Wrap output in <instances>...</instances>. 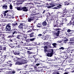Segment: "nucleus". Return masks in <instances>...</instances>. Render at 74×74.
<instances>
[{
  "instance_id": "a878e982",
  "label": "nucleus",
  "mask_w": 74,
  "mask_h": 74,
  "mask_svg": "<svg viewBox=\"0 0 74 74\" xmlns=\"http://www.w3.org/2000/svg\"><path fill=\"white\" fill-rule=\"evenodd\" d=\"M57 7L58 8H62V5L61 4H57Z\"/></svg>"
},
{
  "instance_id": "8fccbe9b",
  "label": "nucleus",
  "mask_w": 74,
  "mask_h": 74,
  "mask_svg": "<svg viewBox=\"0 0 74 74\" xmlns=\"http://www.w3.org/2000/svg\"><path fill=\"white\" fill-rule=\"evenodd\" d=\"M71 31H72V30H70L69 29H68L67 30V32H68V33H70V32H71Z\"/></svg>"
},
{
  "instance_id": "5fc2aeb1",
  "label": "nucleus",
  "mask_w": 74,
  "mask_h": 74,
  "mask_svg": "<svg viewBox=\"0 0 74 74\" xmlns=\"http://www.w3.org/2000/svg\"><path fill=\"white\" fill-rule=\"evenodd\" d=\"M42 36V34H40L38 35V36L39 37H41V36Z\"/></svg>"
},
{
  "instance_id": "1a4fd4ad",
  "label": "nucleus",
  "mask_w": 74,
  "mask_h": 74,
  "mask_svg": "<svg viewBox=\"0 0 74 74\" xmlns=\"http://www.w3.org/2000/svg\"><path fill=\"white\" fill-rule=\"evenodd\" d=\"M9 11H10V10H7L5 11H3L2 14H1V16L2 17H4V16H6V14Z\"/></svg>"
},
{
  "instance_id": "6e6552de",
  "label": "nucleus",
  "mask_w": 74,
  "mask_h": 74,
  "mask_svg": "<svg viewBox=\"0 0 74 74\" xmlns=\"http://www.w3.org/2000/svg\"><path fill=\"white\" fill-rule=\"evenodd\" d=\"M11 29L10 25H9V24H8L6 25L5 27V29L6 32H10Z\"/></svg>"
},
{
  "instance_id": "72a5a7b5",
  "label": "nucleus",
  "mask_w": 74,
  "mask_h": 74,
  "mask_svg": "<svg viewBox=\"0 0 74 74\" xmlns=\"http://www.w3.org/2000/svg\"><path fill=\"white\" fill-rule=\"evenodd\" d=\"M20 36H21L20 35H19V34L17 35L16 37V38H17V39H18V40H20L21 39V38H20Z\"/></svg>"
},
{
  "instance_id": "a211bd4d",
  "label": "nucleus",
  "mask_w": 74,
  "mask_h": 74,
  "mask_svg": "<svg viewBox=\"0 0 74 74\" xmlns=\"http://www.w3.org/2000/svg\"><path fill=\"white\" fill-rule=\"evenodd\" d=\"M2 8L3 9H5V10H7V8H8V6L6 4H5L2 6Z\"/></svg>"
},
{
  "instance_id": "ea45409f",
  "label": "nucleus",
  "mask_w": 74,
  "mask_h": 74,
  "mask_svg": "<svg viewBox=\"0 0 74 74\" xmlns=\"http://www.w3.org/2000/svg\"><path fill=\"white\" fill-rule=\"evenodd\" d=\"M63 22L64 21H63V20H62V21H60V25H61V26L62 25H63V24L64 23H63Z\"/></svg>"
},
{
  "instance_id": "69168bd1",
  "label": "nucleus",
  "mask_w": 74,
  "mask_h": 74,
  "mask_svg": "<svg viewBox=\"0 0 74 74\" xmlns=\"http://www.w3.org/2000/svg\"><path fill=\"white\" fill-rule=\"evenodd\" d=\"M73 4V3L71 2H69V5H72Z\"/></svg>"
},
{
  "instance_id": "13d9d810",
  "label": "nucleus",
  "mask_w": 74,
  "mask_h": 74,
  "mask_svg": "<svg viewBox=\"0 0 74 74\" xmlns=\"http://www.w3.org/2000/svg\"><path fill=\"white\" fill-rule=\"evenodd\" d=\"M27 42H30V39H28L27 40Z\"/></svg>"
},
{
  "instance_id": "2eb2a0df",
  "label": "nucleus",
  "mask_w": 74,
  "mask_h": 74,
  "mask_svg": "<svg viewBox=\"0 0 74 74\" xmlns=\"http://www.w3.org/2000/svg\"><path fill=\"white\" fill-rule=\"evenodd\" d=\"M0 65H1V66H3V67H7V66H8V65H7V64H4L3 63V62H2L1 61H0Z\"/></svg>"
},
{
  "instance_id": "412c9836",
  "label": "nucleus",
  "mask_w": 74,
  "mask_h": 74,
  "mask_svg": "<svg viewBox=\"0 0 74 74\" xmlns=\"http://www.w3.org/2000/svg\"><path fill=\"white\" fill-rule=\"evenodd\" d=\"M53 46V48H57V44L56 43H54L52 44Z\"/></svg>"
},
{
  "instance_id": "20e7f679",
  "label": "nucleus",
  "mask_w": 74,
  "mask_h": 74,
  "mask_svg": "<svg viewBox=\"0 0 74 74\" xmlns=\"http://www.w3.org/2000/svg\"><path fill=\"white\" fill-rule=\"evenodd\" d=\"M18 30L16 28H14V29H12L8 33H10L13 35H14V34H17L18 32H17V30Z\"/></svg>"
},
{
  "instance_id": "5701e85b",
  "label": "nucleus",
  "mask_w": 74,
  "mask_h": 74,
  "mask_svg": "<svg viewBox=\"0 0 74 74\" xmlns=\"http://www.w3.org/2000/svg\"><path fill=\"white\" fill-rule=\"evenodd\" d=\"M53 74H60L59 71H58L54 70V72H53Z\"/></svg>"
},
{
  "instance_id": "423d86ee",
  "label": "nucleus",
  "mask_w": 74,
  "mask_h": 74,
  "mask_svg": "<svg viewBox=\"0 0 74 74\" xmlns=\"http://www.w3.org/2000/svg\"><path fill=\"white\" fill-rule=\"evenodd\" d=\"M69 11H68L66 9V8H65L64 9L63 11V15L62 16V17H65V16H67V14H66V13H67V12H68Z\"/></svg>"
},
{
  "instance_id": "e2e57ef3",
  "label": "nucleus",
  "mask_w": 74,
  "mask_h": 74,
  "mask_svg": "<svg viewBox=\"0 0 74 74\" xmlns=\"http://www.w3.org/2000/svg\"><path fill=\"white\" fill-rule=\"evenodd\" d=\"M23 3L22 2H19L18 3H17L18 5H19V4H22Z\"/></svg>"
},
{
  "instance_id": "aec40b11",
  "label": "nucleus",
  "mask_w": 74,
  "mask_h": 74,
  "mask_svg": "<svg viewBox=\"0 0 74 74\" xmlns=\"http://www.w3.org/2000/svg\"><path fill=\"white\" fill-rule=\"evenodd\" d=\"M16 9L18 11H22V7H17Z\"/></svg>"
},
{
  "instance_id": "7c9ffc66",
  "label": "nucleus",
  "mask_w": 74,
  "mask_h": 74,
  "mask_svg": "<svg viewBox=\"0 0 74 74\" xmlns=\"http://www.w3.org/2000/svg\"><path fill=\"white\" fill-rule=\"evenodd\" d=\"M10 47L11 48H14L15 47V46H14V45L11 44L9 45Z\"/></svg>"
},
{
  "instance_id": "052dcab7",
  "label": "nucleus",
  "mask_w": 74,
  "mask_h": 74,
  "mask_svg": "<svg viewBox=\"0 0 74 74\" xmlns=\"http://www.w3.org/2000/svg\"><path fill=\"white\" fill-rule=\"evenodd\" d=\"M48 48V47L47 46H45L44 47V49H47Z\"/></svg>"
},
{
  "instance_id": "338daca9",
  "label": "nucleus",
  "mask_w": 74,
  "mask_h": 74,
  "mask_svg": "<svg viewBox=\"0 0 74 74\" xmlns=\"http://www.w3.org/2000/svg\"><path fill=\"white\" fill-rule=\"evenodd\" d=\"M62 53H64V55H65V54H66V53H66V51H63V52H62Z\"/></svg>"
},
{
  "instance_id": "603ef678",
  "label": "nucleus",
  "mask_w": 74,
  "mask_h": 74,
  "mask_svg": "<svg viewBox=\"0 0 74 74\" xmlns=\"http://www.w3.org/2000/svg\"><path fill=\"white\" fill-rule=\"evenodd\" d=\"M12 57L13 58V59L15 61H16V60H17L16 59V58H13V56H12Z\"/></svg>"
},
{
  "instance_id": "f8f14e48",
  "label": "nucleus",
  "mask_w": 74,
  "mask_h": 74,
  "mask_svg": "<svg viewBox=\"0 0 74 74\" xmlns=\"http://www.w3.org/2000/svg\"><path fill=\"white\" fill-rule=\"evenodd\" d=\"M23 64H24V63L22 62L18 61L16 62L15 64L16 65H22Z\"/></svg>"
},
{
  "instance_id": "49530a36",
  "label": "nucleus",
  "mask_w": 74,
  "mask_h": 74,
  "mask_svg": "<svg viewBox=\"0 0 74 74\" xmlns=\"http://www.w3.org/2000/svg\"><path fill=\"white\" fill-rule=\"evenodd\" d=\"M35 39H36V38H32V39H30V41H34V40Z\"/></svg>"
},
{
  "instance_id": "c9c22d12",
  "label": "nucleus",
  "mask_w": 74,
  "mask_h": 74,
  "mask_svg": "<svg viewBox=\"0 0 74 74\" xmlns=\"http://www.w3.org/2000/svg\"><path fill=\"white\" fill-rule=\"evenodd\" d=\"M60 50H64V49H66V48H64L63 47H61L59 48Z\"/></svg>"
},
{
  "instance_id": "393cba45",
  "label": "nucleus",
  "mask_w": 74,
  "mask_h": 74,
  "mask_svg": "<svg viewBox=\"0 0 74 74\" xmlns=\"http://www.w3.org/2000/svg\"><path fill=\"white\" fill-rule=\"evenodd\" d=\"M41 8H42V6L41 5L38 6V5H37V10H40Z\"/></svg>"
},
{
  "instance_id": "f704fd0d",
  "label": "nucleus",
  "mask_w": 74,
  "mask_h": 74,
  "mask_svg": "<svg viewBox=\"0 0 74 74\" xmlns=\"http://www.w3.org/2000/svg\"><path fill=\"white\" fill-rule=\"evenodd\" d=\"M49 19L50 21H53V20H54V19L53 17H51V16L49 17Z\"/></svg>"
},
{
  "instance_id": "4d7b16f0",
  "label": "nucleus",
  "mask_w": 74,
  "mask_h": 74,
  "mask_svg": "<svg viewBox=\"0 0 74 74\" xmlns=\"http://www.w3.org/2000/svg\"><path fill=\"white\" fill-rule=\"evenodd\" d=\"M68 41V39H66L65 40H64V43H66V41L67 42Z\"/></svg>"
},
{
  "instance_id": "09e8293b",
  "label": "nucleus",
  "mask_w": 74,
  "mask_h": 74,
  "mask_svg": "<svg viewBox=\"0 0 74 74\" xmlns=\"http://www.w3.org/2000/svg\"><path fill=\"white\" fill-rule=\"evenodd\" d=\"M65 59H67L69 58V56H67V55H66V56L65 55Z\"/></svg>"
},
{
  "instance_id": "37998d69",
  "label": "nucleus",
  "mask_w": 74,
  "mask_h": 74,
  "mask_svg": "<svg viewBox=\"0 0 74 74\" xmlns=\"http://www.w3.org/2000/svg\"><path fill=\"white\" fill-rule=\"evenodd\" d=\"M52 17H53V18H54V19H55V18H57V17H56V15H53Z\"/></svg>"
},
{
  "instance_id": "bf43d9fd",
  "label": "nucleus",
  "mask_w": 74,
  "mask_h": 74,
  "mask_svg": "<svg viewBox=\"0 0 74 74\" xmlns=\"http://www.w3.org/2000/svg\"><path fill=\"white\" fill-rule=\"evenodd\" d=\"M58 60H59L60 59V58H58V57H57V58H55V60H58Z\"/></svg>"
},
{
  "instance_id": "f03ea898",
  "label": "nucleus",
  "mask_w": 74,
  "mask_h": 74,
  "mask_svg": "<svg viewBox=\"0 0 74 74\" xmlns=\"http://www.w3.org/2000/svg\"><path fill=\"white\" fill-rule=\"evenodd\" d=\"M48 52H50V53H46L47 56L48 57H52L53 54H54L53 50L52 49H51L48 50Z\"/></svg>"
},
{
  "instance_id": "4c0bfd02",
  "label": "nucleus",
  "mask_w": 74,
  "mask_h": 74,
  "mask_svg": "<svg viewBox=\"0 0 74 74\" xmlns=\"http://www.w3.org/2000/svg\"><path fill=\"white\" fill-rule=\"evenodd\" d=\"M70 15H71V16H74V12H71V13Z\"/></svg>"
},
{
  "instance_id": "dca6fc26",
  "label": "nucleus",
  "mask_w": 74,
  "mask_h": 74,
  "mask_svg": "<svg viewBox=\"0 0 74 74\" xmlns=\"http://www.w3.org/2000/svg\"><path fill=\"white\" fill-rule=\"evenodd\" d=\"M10 16L11 15L10 14L7 13L5 17V18H6V19H11V17H10Z\"/></svg>"
},
{
  "instance_id": "774afa93",
  "label": "nucleus",
  "mask_w": 74,
  "mask_h": 74,
  "mask_svg": "<svg viewBox=\"0 0 74 74\" xmlns=\"http://www.w3.org/2000/svg\"><path fill=\"white\" fill-rule=\"evenodd\" d=\"M37 67H38V66H37L36 65H35L34 66V68H35V69H36Z\"/></svg>"
},
{
  "instance_id": "e433bc0d",
  "label": "nucleus",
  "mask_w": 74,
  "mask_h": 74,
  "mask_svg": "<svg viewBox=\"0 0 74 74\" xmlns=\"http://www.w3.org/2000/svg\"><path fill=\"white\" fill-rule=\"evenodd\" d=\"M38 14H39V12H38L37 13H34L32 14V16L33 15H38Z\"/></svg>"
},
{
  "instance_id": "a19ab883",
  "label": "nucleus",
  "mask_w": 74,
  "mask_h": 74,
  "mask_svg": "<svg viewBox=\"0 0 74 74\" xmlns=\"http://www.w3.org/2000/svg\"><path fill=\"white\" fill-rule=\"evenodd\" d=\"M10 10H12V9H13V8H12V6L11 5V4H10Z\"/></svg>"
},
{
  "instance_id": "c756f323",
  "label": "nucleus",
  "mask_w": 74,
  "mask_h": 74,
  "mask_svg": "<svg viewBox=\"0 0 74 74\" xmlns=\"http://www.w3.org/2000/svg\"><path fill=\"white\" fill-rule=\"evenodd\" d=\"M65 5H69V1H66L65 3Z\"/></svg>"
},
{
  "instance_id": "f257e3e1",
  "label": "nucleus",
  "mask_w": 74,
  "mask_h": 74,
  "mask_svg": "<svg viewBox=\"0 0 74 74\" xmlns=\"http://www.w3.org/2000/svg\"><path fill=\"white\" fill-rule=\"evenodd\" d=\"M55 21H53V27H61V25L60 24V21L59 20H57L56 21V23Z\"/></svg>"
},
{
  "instance_id": "6ab92c4d",
  "label": "nucleus",
  "mask_w": 74,
  "mask_h": 74,
  "mask_svg": "<svg viewBox=\"0 0 74 74\" xmlns=\"http://www.w3.org/2000/svg\"><path fill=\"white\" fill-rule=\"evenodd\" d=\"M42 25L44 26H46L47 25V23L46 22V20L42 23Z\"/></svg>"
},
{
  "instance_id": "39448f33",
  "label": "nucleus",
  "mask_w": 74,
  "mask_h": 74,
  "mask_svg": "<svg viewBox=\"0 0 74 74\" xmlns=\"http://www.w3.org/2000/svg\"><path fill=\"white\" fill-rule=\"evenodd\" d=\"M60 29L59 28H57L55 30L57 31V32L56 33H54V34L58 38L59 36V34H60Z\"/></svg>"
},
{
  "instance_id": "2f4dec72",
  "label": "nucleus",
  "mask_w": 74,
  "mask_h": 74,
  "mask_svg": "<svg viewBox=\"0 0 74 74\" xmlns=\"http://www.w3.org/2000/svg\"><path fill=\"white\" fill-rule=\"evenodd\" d=\"M13 37H14V35L12 34V35H10L8 37V38H13Z\"/></svg>"
},
{
  "instance_id": "680f3d73",
  "label": "nucleus",
  "mask_w": 74,
  "mask_h": 74,
  "mask_svg": "<svg viewBox=\"0 0 74 74\" xmlns=\"http://www.w3.org/2000/svg\"><path fill=\"white\" fill-rule=\"evenodd\" d=\"M3 49V47H2V46H0V50H2Z\"/></svg>"
},
{
  "instance_id": "c85d7f7f",
  "label": "nucleus",
  "mask_w": 74,
  "mask_h": 74,
  "mask_svg": "<svg viewBox=\"0 0 74 74\" xmlns=\"http://www.w3.org/2000/svg\"><path fill=\"white\" fill-rule=\"evenodd\" d=\"M34 33H33V32L31 34H29V37H34Z\"/></svg>"
},
{
  "instance_id": "9b49d317",
  "label": "nucleus",
  "mask_w": 74,
  "mask_h": 74,
  "mask_svg": "<svg viewBox=\"0 0 74 74\" xmlns=\"http://www.w3.org/2000/svg\"><path fill=\"white\" fill-rule=\"evenodd\" d=\"M6 56H7V55H4L1 57V58L2 59H3L1 60V61H2V60H3V61H1V62H5V60H6V59H5V58H6Z\"/></svg>"
},
{
  "instance_id": "4be33fe9",
  "label": "nucleus",
  "mask_w": 74,
  "mask_h": 74,
  "mask_svg": "<svg viewBox=\"0 0 74 74\" xmlns=\"http://www.w3.org/2000/svg\"><path fill=\"white\" fill-rule=\"evenodd\" d=\"M5 63H7V64H10L11 62V61H10L8 60V59H6L5 61Z\"/></svg>"
},
{
  "instance_id": "7ed1b4c3",
  "label": "nucleus",
  "mask_w": 74,
  "mask_h": 74,
  "mask_svg": "<svg viewBox=\"0 0 74 74\" xmlns=\"http://www.w3.org/2000/svg\"><path fill=\"white\" fill-rule=\"evenodd\" d=\"M23 23H20V25L18 26V29H20V30H23V26H25L26 25L25 23H26L25 22V21H22Z\"/></svg>"
},
{
  "instance_id": "ddd939ff",
  "label": "nucleus",
  "mask_w": 74,
  "mask_h": 74,
  "mask_svg": "<svg viewBox=\"0 0 74 74\" xmlns=\"http://www.w3.org/2000/svg\"><path fill=\"white\" fill-rule=\"evenodd\" d=\"M34 16H33V17L31 16L30 18H28V22H31V21H33L34 20V19H34Z\"/></svg>"
},
{
  "instance_id": "b1692460",
  "label": "nucleus",
  "mask_w": 74,
  "mask_h": 74,
  "mask_svg": "<svg viewBox=\"0 0 74 74\" xmlns=\"http://www.w3.org/2000/svg\"><path fill=\"white\" fill-rule=\"evenodd\" d=\"M16 47H17V48H21V49L20 50V51H22V50H23V49H22V47L21 46L19 45L16 46Z\"/></svg>"
},
{
  "instance_id": "9d476101",
  "label": "nucleus",
  "mask_w": 74,
  "mask_h": 74,
  "mask_svg": "<svg viewBox=\"0 0 74 74\" xmlns=\"http://www.w3.org/2000/svg\"><path fill=\"white\" fill-rule=\"evenodd\" d=\"M22 10L25 12H27V11H28V8L27 6H25L22 7Z\"/></svg>"
},
{
  "instance_id": "79ce46f5",
  "label": "nucleus",
  "mask_w": 74,
  "mask_h": 74,
  "mask_svg": "<svg viewBox=\"0 0 74 74\" xmlns=\"http://www.w3.org/2000/svg\"><path fill=\"white\" fill-rule=\"evenodd\" d=\"M27 53L28 54H32L33 53L30 51H27Z\"/></svg>"
},
{
  "instance_id": "0eeeda50",
  "label": "nucleus",
  "mask_w": 74,
  "mask_h": 74,
  "mask_svg": "<svg viewBox=\"0 0 74 74\" xmlns=\"http://www.w3.org/2000/svg\"><path fill=\"white\" fill-rule=\"evenodd\" d=\"M72 25L74 26V19L72 18L71 20L69 22V23L67 24V25L70 26V25Z\"/></svg>"
},
{
  "instance_id": "c03bdc74",
  "label": "nucleus",
  "mask_w": 74,
  "mask_h": 74,
  "mask_svg": "<svg viewBox=\"0 0 74 74\" xmlns=\"http://www.w3.org/2000/svg\"><path fill=\"white\" fill-rule=\"evenodd\" d=\"M27 7H28V10H30L31 8H32V7H30V6L27 5Z\"/></svg>"
},
{
  "instance_id": "bb28decb",
  "label": "nucleus",
  "mask_w": 74,
  "mask_h": 74,
  "mask_svg": "<svg viewBox=\"0 0 74 74\" xmlns=\"http://www.w3.org/2000/svg\"><path fill=\"white\" fill-rule=\"evenodd\" d=\"M12 26L14 27L15 26H18V23H12Z\"/></svg>"
},
{
  "instance_id": "4468645a",
  "label": "nucleus",
  "mask_w": 74,
  "mask_h": 74,
  "mask_svg": "<svg viewBox=\"0 0 74 74\" xmlns=\"http://www.w3.org/2000/svg\"><path fill=\"white\" fill-rule=\"evenodd\" d=\"M13 52L15 55H19V51H13Z\"/></svg>"
},
{
  "instance_id": "473e14b6",
  "label": "nucleus",
  "mask_w": 74,
  "mask_h": 74,
  "mask_svg": "<svg viewBox=\"0 0 74 74\" xmlns=\"http://www.w3.org/2000/svg\"><path fill=\"white\" fill-rule=\"evenodd\" d=\"M44 52L45 53L48 52V50H47L46 49H44L43 50Z\"/></svg>"
},
{
  "instance_id": "a18cd8bd",
  "label": "nucleus",
  "mask_w": 74,
  "mask_h": 74,
  "mask_svg": "<svg viewBox=\"0 0 74 74\" xmlns=\"http://www.w3.org/2000/svg\"><path fill=\"white\" fill-rule=\"evenodd\" d=\"M55 60H52L51 61V63H55Z\"/></svg>"
},
{
  "instance_id": "58836bf2",
  "label": "nucleus",
  "mask_w": 74,
  "mask_h": 74,
  "mask_svg": "<svg viewBox=\"0 0 74 74\" xmlns=\"http://www.w3.org/2000/svg\"><path fill=\"white\" fill-rule=\"evenodd\" d=\"M73 40H74V37H73L72 38H70V41H74Z\"/></svg>"
},
{
  "instance_id": "0e129e2a",
  "label": "nucleus",
  "mask_w": 74,
  "mask_h": 74,
  "mask_svg": "<svg viewBox=\"0 0 74 74\" xmlns=\"http://www.w3.org/2000/svg\"><path fill=\"white\" fill-rule=\"evenodd\" d=\"M40 64L39 63H38V64L36 63L35 65H36L38 67V66H40Z\"/></svg>"
},
{
  "instance_id": "6e6d98bb",
  "label": "nucleus",
  "mask_w": 74,
  "mask_h": 74,
  "mask_svg": "<svg viewBox=\"0 0 74 74\" xmlns=\"http://www.w3.org/2000/svg\"><path fill=\"white\" fill-rule=\"evenodd\" d=\"M63 21L64 22H66V21H67V18H65L64 20H63Z\"/></svg>"
},
{
  "instance_id": "de8ad7c7",
  "label": "nucleus",
  "mask_w": 74,
  "mask_h": 74,
  "mask_svg": "<svg viewBox=\"0 0 74 74\" xmlns=\"http://www.w3.org/2000/svg\"><path fill=\"white\" fill-rule=\"evenodd\" d=\"M47 16L49 17H51V14H50V13H49V12L47 13Z\"/></svg>"
},
{
  "instance_id": "3c124183",
  "label": "nucleus",
  "mask_w": 74,
  "mask_h": 74,
  "mask_svg": "<svg viewBox=\"0 0 74 74\" xmlns=\"http://www.w3.org/2000/svg\"><path fill=\"white\" fill-rule=\"evenodd\" d=\"M58 43H62V40H58L57 41Z\"/></svg>"
},
{
  "instance_id": "f3484780",
  "label": "nucleus",
  "mask_w": 74,
  "mask_h": 74,
  "mask_svg": "<svg viewBox=\"0 0 74 74\" xmlns=\"http://www.w3.org/2000/svg\"><path fill=\"white\" fill-rule=\"evenodd\" d=\"M50 5H48V6H46V7H47V8H52V7H53L54 6H55V5L52 4H50Z\"/></svg>"
},
{
  "instance_id": "cd10ccee",
  "label": "nucleus",
  "mask_w": 74,
  "mask_h": 74,
  "mask_svg": "<svg viewBox=\"0 0 74 74\" xmlns=\"http://www.w3.org/2000/svg\"><path fill=\"white\" fill-rule=\"evenodd\" d=\"M37 61H38V58H36V59H35V60L34 61V62H33V64L34 65H35L37 63L36 62H37Z\"/></svg>"
},
{
  "instance_id": "864d4df0",
  "label": "nucleus",
  "mask_w": 74,
  "mask_h": 74,
  "mask_svg": "<svg viewBox=\"0 0 74 74\" xmlns=\"http://www.w3.org/2000/svg\"><path fill=\"white\" fill-rule=\"evenodd\" d=\"M32 13H36V10H32Z\"/></svg>"
}]
</instances>
